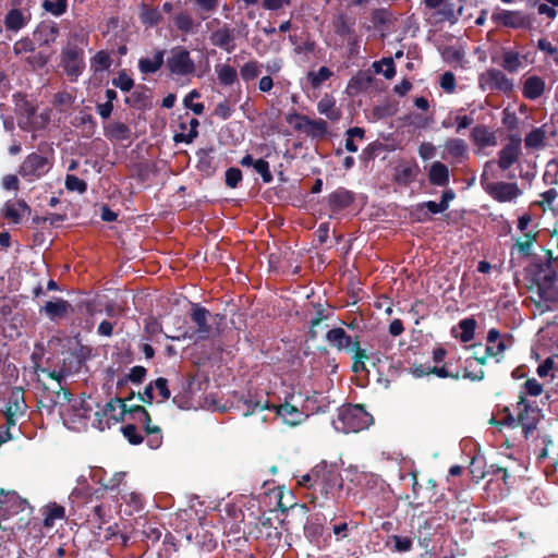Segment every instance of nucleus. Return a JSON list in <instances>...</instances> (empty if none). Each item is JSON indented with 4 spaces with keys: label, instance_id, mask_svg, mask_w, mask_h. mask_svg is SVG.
<instances>
[{
    "label": "nucleus",
    "instance_id": "obj_1",
    "mask_svg": "<svg viewBox=\"0 0 558 558\" xmlns=\"http://www.w3.org/2000/svg\"><path fill=\"white\" fill-rule=\"evenodd\" d=\"M190 318L193 324H195L196 329L195 330H184L181 335L178 336H168L167 338L180 341L185 339H193L194 337L198 341H205L210 338H214L216 336L220 335V323L225 319V315L222 314H215L211 315L210 312L198 303H192L191 305V312H190Z\"/></svg>",
    "mask_w": 558,
    "mask_h": 558
},
{
    "label": "nucleus",
    "instance_id": "obj_2",
    "mask_svg": "<svg viewBox=\"0 0 558 558\" xmlns=\"http://www.w3.org/2000/svg\"><path fill=\"white\" fill-rule=\"evenodd\" d=\"M544 272L543 265L539 266L538 272L533 277L532 282L537 288V294L539 300H533L535 306L542 312L553 311L550 304L558 303V275L556 270L550 269L548 272Z\"/></svg>",
    "mask_w": 558,
    "mask_h": 558
},
{
    "label": "nucleus",
    "instance_id": "obj_3",
    "mask_svg": "<svg viewBox=\"0 0 558 558\" xmlns=\"http://www.w3.org/2000/svg\"><path fill=\"white\" fill-rule=\"evenodd\" d=\"M373 416L360 404L342 407L338 414L336 428L344 434L359 433L373 424Z\"/></svg>",
    "mask_w": 558,
    "mask_h": 558
},
{
    "label": "nucleus",
    "instance_id": "obj_4",
    "mask_svg": "<svg viewBox=\"0 0 558 558\" xmlns=\"http://www.w3.org/2000/svg\"><path fill=\"white\" fill-rule=\"evenodd\" d=\"M121 415L124 416V420L131 421V423H140L148 436L147 445L151 449H157L162 444V434L161 429L157 425H151V417L149 412L140 404L135 405H126L121 410Z\"/></svg>",
    "mask_w": 558,
    "mask_h": 558
},
{
    "label": "nucleus",
    "instance_id": "obj_5",
    "mask_svg": "<svg viewBox=\"0 0 558 558\" xmlns=\"http://www.w3.org/2000/svg\"><path fill=\"white\" fill-rule=\"evenodd\" d=\"M60 66L71 82H76L85 70L84 49L69 41L61 50Z\"/></svg>",
    "mask_w": 558,
    "mask_h": 558
},
{
    "label": "nucleus",
    "instance_id": "obj_6",
    "mask_svg": "<svg viewBox=\"0 0 558 558\" xmlns=\"http://www.w3.org/2000/svg\"><path fill=\"white\" fill-rule=\"evenodd\" d=\"M53 166V151L50 156L32 153L25 157L19 168V174L28 182L46 175Z\"/></svg>",
    "mask_w": 558,
    "mask_h": 558
},
{
    "label": "nucleus",
    "instance_id": "obj_7",
    "mask_svg": "<svg viewBox=\"0 0 558 558\" xmlns=\"http://www.w3.org/2000/svg\"><path fill=\"white\" fill-rule=\"evenodd\" d=\"M492 165V161H487L485 163V170L480 177L481 185L484 191L495 201L499 203L511 202L521 195V190L519 189L517 183L509 182H490L488 180V174L486 172V168Z\"/></svg>",
    "mask_w": 558,
    "mask_h": 558
},
{
    "label": "nucleus",
    "instance_id": "obj_8",
    "mask_svg": "<svg viewBox=\"0 0 558 558\" xmlns=\"http://www.w3.org/2000/svg\"><path fill=\"white\" fill-rule=\"evenodd\" d=\"M135 397V392L131 391L129 396L124 399L122 398H113L106 405L96 412L95 425L100 430H105L106 428H110L112 425L119 423L124 420V416L121 415V410L126 408V402L132 400Z\"/></svg>",
    "mask_w": 558,
    "mask_h": 558
},
{
    "label": "nucleus",
    "instance_id": "obj_9",
    "mask_svg": "<svg viewBox=\"0 0 558 558\" xmlns=\"http://www.w3.org/2000/svg\"><path fill=\"white\" fill-rule=\"evenodd\" d=\"M478 85L482 90L499 92L510 95L514 89V84L504 71L495 68L487 69L478 77Z\"/></svg>",
    "mask_w": 558,
    "mask_h": 558
},
{
    "label": "nucleus",
    "instance_id": "obj_10",
    "mask_svg": "<svg viewBox=\"0 0 558 558\" xmlns=\"http://www.w3.org/2000/svg\"><path fill=\"white\" fill-rule=\"evenodd\" d=\"M166 66L172 75L189 76L195 72V63L190 51L182 46L173 47L166 61Z\"/></svg>",
    "mask_w": 558,
    "mask_h": 558
},
{
    "label": "nucleus",
    "instance_id": "obj_11",
    "mask_svg": "<svg viewBox=\"0 0 558 558\" xmlns=\"http://www.w3.org/2000/svg\"><path fill=\"white\" fill-rule=\"evenodd\" d=\"M492 21L498 26L513 29H530L533 26L532 17L521 11L499 9L492 14Z\"/></svg>",
    "mask_w": 558,
    "mask_h": 558
},
{
    "label": "nucleus",
    "instance_id": "obj_12",
    "mask_svg": "<svg viewBox=\"0 0 558 558\" xmlns=\"http://www.w3.org/2000/svg\"><path fill=\"white\" fill-rule=\"evenodd\" d=\"M293 119H298L300 122L294 125L298 131L305 132L313 138H323L328 133V124L323 119H311L307 116L293 112L287 117V121L292 123Z\"/></svg>",
    "mask_w": 558,
    "mask_h": 558
},
{
    "label": "nucleus",
    "instance_id": "obj_13",
    "mask_svg": "<svg viewBox=\"0 0 558 558\" xmlns=\"http://www.w3.org/2000/svg\"><path fill=\"white\" fill-rule=\"evenodd\" d=\"M232 408L235 409L242 416H250L256 412L270 410L268 401H260L256 399L250 391L246 393H235L232 400Z\"/></svg>",
    "mask_w": 558,
    "mask_h": 558
},
{
    "label": "nucleus",
    "instance_id": "obj_14",
    "mask_svg": "<svg viewBox=\"0 0 558 558\" xmlns=\"http://www.w3.org/2000/svg\"><path fill=\"white\" fill-rule=\"evenodd\" d=\"M522 138L519 134L509 136V142L498 151V167L506 171L510 169L522 154L521 151Z\"/></svg>",
    "mask_w": 558,
    "mask_h": 558
},
{
    "label": "nucleus",
    "instance_id": "obj_15",
    "mask_svg": "<svg viewBox=\"0 0 558 558\" xmlns=\"http://www.w3.org/2000/svg\"><path fill=\"white\" fill-rule=\"evenodd\" d=\"M326 340L338 351L351 353L354 343L359 340V337L352 338L343 328L335 327L327 331Z\"/></svg>",
    "mask_w": 558,
    "mask_h": 558
},
{
    "label": "nucleus",
    "instance_id": "obj_16",
    "mask_svg": "<svg viewBox=\"0 0 558 558\" xmlns=\"http://www.w3.org/2000/svg\"><path fill=\"white\" fill-rule=\"evenodd\" d=\"M355 201V194L345 187H338L327 197V204L332 214H338L349 208Z\"/></svg>",
    "mask_w": 558,
    "mask_h": 558
},
{
    "label": "nucleus",
    "instance_id": "obj_17",
    "mask_svg": "<svg viewBox=\"0 0 558 558\" xmlns=\"http://www.w3.org/2000/svg\"><path fill=\"white\" fill-rule=\"evenodd\" d=\"M420 172L421 169L415 161H404L395 167L392 179L398 185L409 186L416 181Z\"/></svg>",
    "mask_w": 558,
    "mask_h": 558
},
{
    "label": "nucleus",
    "instance_id": "obj_18",
    "mask_svg": "<svg viewBox=\"0 0 558 558\" xmlns=\"http://www.w3.org/2000/svg\"><path fill=\"white\" fill-rule=\"evenodd\" d=\"M518 415L514 416L509 408L504 409L505 416L500 422V425H506L510 428H515L518 426H522L523 430L526 433L533 428H535L534 420L530 418V411H523V407L517 404Z\"/></svg>",
    "mask_w": 558,
    "mask_h": 558
},
{
    "label": "nucleus",
    "instance_id": "obj_19",
    "mask_svg": "<svg viewBox=\"0 0 558 558\" xmlns=\"http://www.w3.org/2000/svg\"><path fill=\"white\" fill-rule=\"evenodd\" d=\"M59 27L54 22H40L33 32V39L39 46H50L57 39Z\"/></svg>",
    "mask_w": 558,
    "mask_h": 558
},
{
    "label": "nucleus",
    "instance_id": "obj_20",
    "mask_svg": "<svg viewBox=\"0 0 558 558\" xmlns=\"http://www.w3.org/2000/svg\"><path fill=\"white\" fill-rule=\"evenodd\" d=\"M270 410H274L276 414L290 426L301 424L305 417L303 412H301L296 407L290 404L288 401L279 405L270 404Z\"/></svg>",
    "mask_w": 558,
    "mask_h": 558
},
{
    "label": "nucleus",
    "instance_id": "obj_21",
    "mask_svg": "<svg viewBox=\"0 0 558 558\" xmlns=\"http://www.w3.org/2000/svg\"><path fill=\"white\" fill-rule=\"evenodd\" d=\"M234 39L233 32L228 27V25H223L222 27L214 31L209 36V40L213 46L218 47L228 53H231L235 48Z\"/></svg>",
    "mask_w": 558,
    "mask_h": 558
},
{
    "label": "nucleus",
    "instance_id": "obj_22",
    "mask_svg": "<svg viewBox=\"0 0 558 558\" xmlns=\"http://www.w3.org/2000/svg\"><path fill=\"white\" fill-rule=\"evenodd\" d=\"M71 310V304L63 299H58L57 301H48L46 304L40 307L39 313H45V315L52 322L60 320L68 316Z\"/></svg>",
    "mask_w": 558,
    "mask_h": 558
},
{
    "label": "nucleus",
    "instance_id": "obj_23",
    "mask_svg": "<svg viewBox=\"0 0 558 558\" xmlns=\"http://www.w3.org/2000/svg\"><path fill=\"white\" fill-rule=\"evenodd\" d=\"M543 393V385L535 378H527L521 387L519 393L518 405L523 407V411H534L530 402L526 400V396L538 397Z\"/></svg>",
    "mask_w": 558,
    "mask_h": 558
},
{
    "label": "nucleus",
    "instance_id": "obj_24",
    "mask_svg": "<svg viewBox=\"0 0 558 558\" xmlns=\"http://www.w3.org/2000/svg\"><path fill=\"white\" fill-rule=\"evenodd\" d=\"M165 63V50L157 49L151 58L144 57L138 60V70L144 75L155 74Z\"/></svg>",
    "mask_w": 558,
    "mask_h": 558
},
{
    "label": "nucleus",
    "instance_id": "obj_25",
    "mask_svg": "<svg viewBox=\"0 0 558 558\" xmlns=\"http://www.w3.org/2000/svg\"><path fill=\"white\" fill-rule=\"evenodd\" d=\"M31 213V207L24 199L15 202L8 201L2 208V216L9 221L17 225L22 221V213Z\"/></svg>",
    "mask_w": 558,
    "mask_h": 558
},
{
    "label": "nucleus",
    "instance_id": "obj_26",
    "mask_svg": "<svg viewBox=\"0 0 558 558\" xmlns=\"http://www.w3.org/2000/svg\"><path fill=\"white\" fill-rule=\"evenodd\" d=\"M373 75L371 71H359L352 76L348 83L347 92L351 96H355L366 90L373 83Z\"/></svg>",
    "mask_w": 558,
    "mask_h": 558
},
{
    "label": "nucleus",
    "instance_id": "obj_27",
    "mask_svg": "<svg viewBox=\"0 0 558 558\" xmlns=\"http://www.w3.org/2000/svg\"><path fill=\"white\" fill-rule=\"evenodd\" d=\"M518 51L509 48H502L499 65L504 71L513 74L523 66V59Z\"/></svg>",
    "mask_w": 558,
    "mask_h": 558
},
{
    "label": "nucleus",
    "instance_id": "obj_28",
    "mask_svg": "<svg viewBox=\"0 0 558 558\" xmlns=\"http://www.w3.org/2000/svg\"><path fill=\"white\" fill-rule=\"evenodd\" d=\"M16 414L19 416H24L27 410V404L25 402L24 390L21 387H13L8 398V402L5 405V411Z\"/></svg>",
    "mask_w": 558,
    "mask_h": 558
},
{
    "label": "nucleus",
    "instance_id": "obj_29",
    "mask_svg": "<svg viewBox=\"0 0 558 558\" xmlns=\"http://www.w3.org/2000/svg\"><path fill=\"white\" fill-rule=\"evenodd\" d=\"M131 134L130 126L120 121H113L104 126V135L111 142L126 141Z\"/></svg>",
    "mask_w": 558,
    "mask_h": 558
},
{
    "label": "nucleus",
    "instance_id": "obj_30",
    "mask_svg": "<svg viewBox=\"0 0 558 558\" xmlns=\"http://www.w3.org/2000/svg\"><path fill=\"white\" fill-rule=\"evenodd\" d=\"M29 20V12H24L20 9H11L4 17V25L8 31L19 32L27 25Z\"/></svg>",
    "mask_w": 558,
    "mask_h": 558
},
{
    "label": "nucleus",
    "instance_id": "obj_31",
    "mask_svg": "<svg viewBox=\"0 0 558 558\" xmlns=\"http://www.w3.org/2000/svg\"><path fill=\"white\" fill-rule=\"evenodd\" d=\"M545 88V81L541 76L532 75L524 81L522 94L524 98L535 100L544 94Z\"/></svg>",
    "mask_w": 558,
    "mask_h": 558
},
{
    "label": "nucleus",
    "instance_id": "obj_32",
    "mask_svg": "<svg viewBox=\"0 0 558 558\" xmlns=\"http://www.w3.org/2000/svg\"><path fill=\"white\" fill-rule=\"evenodd\" d=\"M428 181L435 186H447L450 181L448 167L440 161H434L428 170Z\"/></svg>",
    "mask_w": 558,
    "mask_h": 558
},
{
    "label": "nucleus",
    "instance_id": "obj_33",
    "mask_svg": "<svg viewBox=\"0 0 558 558\" xmlns=\"http://www.w3.org/2000/svg\"><path fill=\"white\" fill-rule=\"evenodd\" d=\"M471 140L481 148L496 144V137L486 125L477 124L471 131Z\"/></svg>",
    "mask_w": 558,
    "mask_h": 558
},
{
    "label": "nucleus",
    "instance_id": "obj_34",
    "mask_svg": "<svg viewBox=\"0 0 558 558\" xmlns=\"http://www.w3.org/2000/svg\"><path fill=\"white\" fill-rule=\"evenodd\" d=\"M258 535L256 536L268 539L279 542L282 536V532L278 526L274 525V521L269 517H263L259 519L257 524Z\"/></svg>",
    "mask_w": 558,
    "mask_h": 558
},
{
    "label": "nucleus",
    "instance_id": "obj_35",
    "mask_svg": "<svg viewBox=\"0 0 558 558\" xmlns=\"http://www.w3.org/2000/svg\"><path fill=\"white\" fill-rule=\"evenodd\" d=\"M355 20L348 17L343 13L337 14L332 20V26L335 33L340 37H351L355 35Z\"/></svg>",
    "mask_w": 558,
    "mask_h": 558
},
{
    "label": "nucleus",
    "instance_id": "obj_36",
    "mask_svg": "<svg viewBox=\"0 0 558 558\" xmlns=\"http://www.w3.org/2000/svg\"><path fill=\"white\" fill-rule=\"evenodd\" d=\"M73 125L82 130V134L86 138H90L96 133L97 122L95 118L83 111L74 118Z\"/></svg>",
    "mask_w": 558,
    "mask_h": 558
},
{
    "label": "nucleus",
    "instance_id": "obj_37",
    "mask_svg": "<svg viewBox=\"0 0 558 558\" xmlns=\"http://www.w3.org/2000/svg\"><path fill=\"white\" fill-rule=\"evenodd\" d=\"M385 546L392 553H407L413 548V537L392 534L387 537Z\"/></svg>",
    "mask_w": 558,
    "mask_h": 558
},
{
    "label": "nucleus",
    "instance_id": "obj_38",
    "mask_svg": "<svg viewBox=\"0 0 558 558\" xmlns=\"http://www.w3.org/2000/svg\"><path fill=\"white\" fill-rule=\"evenodd\" d=\"M445 149L450 157H452L459 161H462V160L469 158L468 145H466L465 141L462 138L447 140L445 143Z\"/></svg>",
    "mask_w": 558,
    "mask_h": 558
},
{
    "label": "nucleus",
    "instance_id": "obj_39",
    "mask_svg": "<svg viewBox=\"0 0 558 558\" xmlns=\"http://www.w3.org/2000/svg\"><path fill=\"white\" fill-rule=\"evenodd\" d=\"M545 126L546 124L539 128H534L525 135L524 145L527 149H541L545 147V141L547 137Z\"/></svg>",
    "mask_w": 558,
    "mask_h": 558
},
{
    "label": "nucleus",
    "instance_id": "obj_40",
    "mask_svg": "<svg viewBox=\"0 0 558 558\" xmlns=\"http://www.w3.org/2000/svg\"><path fill=\"white\" fill-rule=\"evenodd\" d=\"M316 468H324V476H319V485H317V492L320 494H328V490L336 485L338 474L331 470L326 462L317 464Z\"/></svg>",
    "mask_w": 558,
    "mask_h": 558
},
{
    "label": "nucleus",
    "instance_id": "obj_41",
    "mask_svg": "<svg viewBox=\"0 0 558 558\" xmlns=\"http://www.w3.org/2000/svg\"><path fill=\"white\" fill-rule=\"evenodd\" d=\"M317 110L320 114H325L329 120L336 121L340 119V111L336 108V100L329 95H325L317 104Z\"/></svg>",
    "mask_w": 558,
    "mask_h": 558
},
{
    "label": "nucleus",
    "instance_id": "obj_42",
    "mask_svg": "<svg viewBox=\"0 0 558 558\" xmlns=\"http://www.w3.org/2000/svg\"><path fill=\"white\" fill-rule=\"evenodd\" d=\"M463 7L460 5L458 10H454V4L451 2H444L442 7L436 12L438 16V21L440 22H449L450 24H456L459 21V17L462 15Z\"/></svg>",
    "mask_w": 558,
    "mask_h": 558
},
{
    "label": "nucleus",
    "instance_id": "obj_43",
    "mask_svg": "<svg viewBox=\"0 0 558 558\" xmlns=\"http://www.w3.org/2000/svg\"><path fill=\"white\" fill-rule=\"evenodd\" d=\"M215 72L219 84L223 86H231L238 82V72L230 64H217L215 66Z\"/></svg>",
    "mask_w": 558,
    "mask_h": 558
},
{
    "label": "nucleus",
    "instance_id": "obj_44",
    "mask_svg": "<svg viewBox=\"0 0 558 558\" xmlns=\"http://www.w3.org/2000/svg\"><path fill=\"white\" fill-rule=\"evenodd\" d=\"M44 525L46 527H52L57 520H61L65 517L64 507L52 502L44 508Z\"/></svg>",
    "mask_w": 558,
    "mask_h": 558
},
{
    "label": "nucleus",
    "instance_id": "obj_45",
    "mask_svg": "<svg viewBox=\"0 0 558 558\" xmlns=\"http://www.w3.org/2000/svg\"><path fill=\"white\" fill-rule=\"evenodd\" d=\"M125 475V472H117L108 482L99 480L98 483L101 485V490L114 493L112 497H114L116 500L119 501V495L122 493V490L119 489V487L124 482Z\"/></svg>",
    "mask_w": 558,
    "mask_h": 558
},
{
    "label": "nucleus",
    "instance_id": "obj_46",
    "mask_svg": "<svg viewBox=\"0 0 558 558\" xmlns=\"http://www.w3.org/2000/svg\"><path fill=\"white\" fill-rule=\"evenodd\" d=\"M332 75L333 72L328 66H320L318 71H308L306 80L313 89H318Z\"/></svg>",
    "mask_w": 558,
    "mask_h": 558
},
{
    "label": "nucleus",
    "instance_id": "obj_47",
    "mask_svg": "<svg viewBox=\"0 0 558 558\" xmlns=\"http://www.w3.org/2000/svg\"><path fill=\"white\" fill-rule=\"evenodd\" d=\"M319 476H324V468H316L311 470L310 473L304 474L298 482L301 487L313 489L317 492V485H319Z\"/></svg>",
    "mask_w": 558,
    "mask_h": 558
},
{
    "label": "nucleus",
    "instance_id": "obj_48",
    "mask_svg": "<svg viewBox=\"0 0 558 558\" xmlns=\"http://www.w3.org/2000/svg\"><path fill=\"white\" fill-rule=\"evenodd\" d=\"M187 123H189V132L187 133L181 132V133L174 134V136H173L174 143L191 144L198 136V131H197V128L199 125L198 120L196 118H190Z\"/></svg>",
    "mask_w": 558,
    "mask_h": 558
},
{
    "label": "nucleus",
    "instance_id": "obj_49",
    "mask_svg": "<svg viewBox=\"0 0 558 558\" xmlns=\"http://www.w3.org/2000/svg\"><path fill=\"white\" fill-rule=\"evenodd\" d=\"M141 22L149 27L158 25L161 20V13L157 8H149L145 4L142 5V11L140 14Z\"/></svg>",
    "mask_w": 558,
    "mask_h": 558
},
{
    "label": "nucleus",
    "instance_id": "obj_50",
    "mask_svg": "<svg viewBox=\"0 0 558 558\" xmlns=\"http://www.w3.org/2000/svg\"><path fill=\"white\" fill-rule=\"evenodd\" d=\"M146 374H147V369L144 366H140V365L133 366L130 369V373L128 375H125L123 378H120L118 380L117 385H118V387H122V386L126 385L128 381L140 385L145 379Z\"/></svg>",
    "mask_w": 558,
    "mask_h": 558
},
{
    "label": "nucleus",
    "instance_id": "obj_51",
    "mask_svg": "<svg viewBox=\"0 0 558 558\" xmlns=\"http://www.w3.org/2000/svg\"><path fill=\"white\" fill-rule=\"evenodd\" d=\"M507 345L505 340H500L497 343V351H494V345H486L485 353L482 356H475L474 359L480 365H485L489 356L496 357V362H500Z\"/></svg>",
    "mask_w": 558,
    "mask_h": 558
},
{
    "label": "nucleus",
    "instance_id": "obj_52",
    "mask_svg": "<svg viewBox=\"0 0 558 558\" xmlns=\"http://www.w3.org/2000/svg\"><path fill=\"white\" fill-rule=\"evenodd\" d=\"M68 0H44L41 8L53 16H61L68 11Z\"/></svg>",
    "mask_w": 558,
    "mask_h": 558
},
{
    "label": "nucleus",
    "instance_id": "obj_53",
    "mask_svg": "<svg viewBox=\"0 0 558 558\" xmlns=\"http://www.w3.org/2000/svg\"><path fill=\"white\" fill-rule=\"evenodd\" d=\"M459 328L461 329L460 340L465 343L470 342L475 336L476 320L473 317L461 319Z\"/></svg>",
    "mask_w": 558,
    "mask_h": 558
},
{
    "label": "nucleus",
    "instance_id": "obj_54",
    "mask_svg": "<svg viewBox=\"0 0 558 558\" xmlns=\"http://www.w3.org/2000/svg\"><path fill=\"white\" fill-rule=\"evenodd\" d=\"M429 373L430 375H435L439 378H451L454 380L461 378L460 372L450 369V364L448 362H444L441 365L437 364L430 366Z\"/></svg>",
    "mask_w": 558,
    "mask_h": 558
},
{
    "label": "nucleus",
    "instance_id": "obj_55",
    "mask_svg": "<svg viewBox=\"0 0 558 558\" xmlns=\"http://www.w3.org/2000/svg\"><path fill=\"white\" fill-rule=\"evenodd\" d=\"M173 22L180 32L184 34H190L193 32L194 21L189 13L180 12L175 14V16L173 17Z\"/></svg>",
    "mask_w": 558,
    "mask_h": 558
},
{
    "label": "nucleus",
    "instance_id": "obj_56",
    "mask_svg": "<svg viewBox=\"0 0 558 558\" xmlns=\"http://www.w3.org/2000/svg\"><path fill=\"white\" fill-rule=\"evenodd\" d=\"M74 100H75V97L71 93H69L66 90H62V92H58L53 96L52 104L60 111H66L69 108L72 107V105L74 104Z\"/></svg>",
    "mask_w": 558,
    "mask_h": 558
},
{
    "label": "nucleus",
    "instance_id": "obj_57",
    "mask_svg": "<svg viewBox=\"0 0 558 558\" xmlns=\"http://www.w3.org/2000/svg\"><path fill=\"white\" fill-rule=\"evenodd\" d=\"M260 64L253 60L244 63L240 69V75L243 81L250 82L260 74Z\"/></svg>",
    "mask_w": 558,
    "mask_h": 558
},
{
    "label": "nucleus",
    "instance_id": "obj_58",
    "mask_svg": "<svg viewBox=\"0 0 558 558\" xmlns=\"http://www.w3.org/2000/svg\"><path fill=\"white\" fill-rule=\"evenodd\" d=\"M324 530V525L316 521L308 522L304 525V534L306 538L316 544H318L319 538L323 536Z\"/></svg>",
    "mask_w": 558,
    "mask_h": 558
},
{
    "label": "nucleus",
    "instance_id": "obj_59",
    "mask_svg": "<svg viewBox=\"0 0 558 558\" xmlns=\"http://www.w3.org/2000/svg\"><path fill=\"white\" fill-rule=\"evenodd\" d=\"M121 433L131 445H141L144 440V437L138 433L134 423H129L121 426Z\"/></svg>",
    "mask_w": 558,
    "mask_h": 558
},
{
    "label": "nucleus",
    "instance_id": "obj_60",
    "mask_svg": "<svg viewBox=\"0 0 558 558\" xmlns=\"http://www.w3.org/2000/svg\"><path fill=\"white\" fill-rule=\"evenodd\" d=\"M201 94L198 90H191L183 99L185 108L192 110L196 116H201L204 112L205 106L203 102H193L194 98H199Z\"/></svg>",
    "mask_w": 558,
    "mask_h": 558
},
{
    "label": "nucleus",
    "instance_id": "obj_61",
    "mask_svg": "<svg viewBox=\"0 0 558 558\" xmlns=\"http://www.w3.org/2000/svg\"><path fill=\"white\" fill-rule=\"evenodd\" d=\"M149 97L144 92L135 90L124 99V102L136 109H144L148 105Z\"/></svg>",
    "mask_w": 558,
    "mask_h": 558
},
{
    "label": "nucleus",
    "instance_id": "obj_62",
    "mask_svg": "<svg viewBox=\"0 0 558 558\" xmlns=\"http://www.w3.org/2000/svg\"><path fill=\"white\" fill-rule=\"evenodd\" d=\"M111 63L112 60L110 54L105 50L96 52V54L92 58V66L95 68V71L108 70L111 66Z\"/></svg>",
    "mask_w": 558,
    "mask_h": 558
},
{
    "label": "nucleus",
    "instance_id": "obj_63",
    "mask_svg": "<svg viewBox=\"0 0 558 558\" xmlns=\"http://www.w3.org/2000/svg\"><path fill=\"white\" fill-rule=\"evenodd\" d=\"M65 187L68 191L83 194L87 191V183L74 174H68L65 177Z\"/></svg>",
    "mask_w": 558,
    "mask_h": 558
},
{
    "label": "nucleus",
    "instance_id": "obj_64",
    "mask_svg": "<svg viewBox=\"0 0 558 558\" xmlns=\"http://www.w3.org/2000/svg\"><path fill=\"white\" fill-rule=\"evenodd\" d=\"M112 85L122 92H130L134 86V80L126 74L125 71L118 73V76L112 78Z\"/></svg>",
    "mask_w": 558,
    "mask_h": 558
}]
</instances>
